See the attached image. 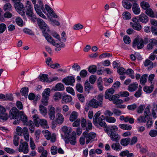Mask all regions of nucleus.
Listing matches in <instances>:
<instances>
[{"mask_svg":"<svg viewBox=\"0 0 157 157\" xmlns=\"http://www.w3.org/2000/svg\"><path fill=\"white\" fill-rule=\"evenodd\" d=\"M17 24L20 26H22L23 25V22L21 18L17 17L15 19Z\"/></svg>","mask_w":157,"mask_h":157,"instance_id":"nucleus-53","label":"nucleus"},{"mask_svg":"<svg viewBox=\"0 0 157 157\" xmlns=\"http://www.w3.org/2000/svg\"><path fill=\"white\" fill-rule=\"evenodd\" d=\"M88 105L92 107L97 108L100 107V105L98 103V101L95 99H93L90 101L88 103Z\"/></svg>","mask_w":157,"mask_h":157,"instance_id":"nucleus-19","label":"nucleus"},{"mask_svg":"<svg viewBox=\"0 0 157 157\" xmlns=\"http://www.w3.org/2000/svg\"><path fill=\"white\" fill-rule=\"evenodd\" d=\"M49 98L48 97H42L41 102L42 104L45 106L47 105L48 104V100Z\"/></svg>","mask_w":157,"mask_h":157,"instance_id":"nucleus-50","label":"nucleus"},{"mask_svg":"<svg viewBox=\"0 0 157 157\" xmlns=\"http://www.w3.org/2000/svg\"><path fill=\"white\" fill-rule=\"evenodd\" d=\"M20 117V119L24 125L28 124V119L27 116L23 111L19 112L18 110L15 107L13 108L10 111V117L11 119H15Z\"/></svg>","mask_w":157,"mask_h":157,"instance_id":"nucleus-2","label":"nucleus"},{"mask_svg":"<svg viewBox=\"0 0 157 157\" xmlns=\"http://www.w3.org/2000/svg\"><path fill=\"white\" fill-rule=\"evenodd\" d=\"M38 122L39 125H40L44 128H49V126L48 125V122L45 119H40L38 120Z\"/></svg>","mask_w":157,"mask_h":157,"instance_id":"nucleus-20","label":"nucleus"},{"mask_svg":"<svg viewBox=\"0 0 157 157\" xmlns=\"http://www.w3.org/2000/svg\"><path fill=\"white\" fill-rule=\"evenodd\" d=\"M51 93L50 89L48 88L45 89L42 94V97H49Z\"/></svg>","mask_w":157,"mask_h":157,"instance_id":"nucleus-37","label":"nucleus"},{"mask_svg":"<svg viewBox=\"0 0 157 157\" xmlns=\"http://www.w3.org/2000/svg\"><path fill=\"white\" fill-rule=\"evenodd\" d=\"M109 136L110 139L116 143L118 142L121 139V136L116 132H112L109 133Z\"/></svg>","mask_w":157,"mask_h":157,"instance_id":"nucleus-14","label":"nucleus"},{"mask_svg":"<svg viewBox=\"0 0 157 157\" xmlns=\"http://www.w3.org/2000/svg\"><path fill=\"white\" fill-rule=\"evenodd\" d=\"M29 128L30 131L31 133H33L35 130L34 124L33 121H29L28 123Z\"/></svg>","mask_w":157,"mask_h":157,"instance_id":"nucleus-36","label":"nucleus"},{"mask_svg":"<svg viewBox=\"0 0 157 157\" xmlns=\"http://www.w3.org/2000/svg\"><path fill=\"white\" fill-rule=\"evenodd\" d=\"M39 110L40 113L44 117L47 115V111L46 108L44 107L42 105H39Z\"/></svg>","mask_w":157,"mask_h":157,"instance_id":"nucleus-25","label":"nucleus"},{"mask_svg":"<svg viewBox=\"0 0 157 157\" xmlns=\"http://www.w3.org/2000/svg\"><path fill=\"white\" fill-rule=\"evenodd\" d=\"M103 97V94H100L98 95L97 98L95 97V98H97L98 103L100 105V107H101L102 106Z\"/></svg>","mask_w":157,"mask_h":157,"instance_id":"nucleus-35","label":"nucleus"},{"mask_svg":"<svg viewBox=\"0 0 157 157\" xmlns=\"http://www.w3.org/2000/svg\"><path fill=\"white\" fill-rule=\"evenodd\" d=\"M80 121L81 126L82 128L86 127L87 124V126L86 128V131H88L92 129V124L90 121H87L86 119L84 118H82Z\"/></svg>","mask_w":157,"mask_h":157,"instance_id":"nucleus-9","label":"nucleus"},{"mask_svg":"<svg viewBox=\"0 0 157 157\" xmlns=\"http://www.w3.org/2000/svg\"><path fill=\"white\" fill-rule=\"evenodd\" d=\"M5 108L3 106L0 105V119L3 121L7 120L8 117Z\"/></svg>","mask_w":157,"mask_h":157,"instance_id":"nucleus-12","label":"nucleus"},{"mask_svg":"<svg viewBox=\"0 0 157 157\" xmlns=\"http://www.w3.org/2000/svg\"><path fill=\"white\" fill-rule=\"evenodd\" d=\"M83 136L86 138V144H88L94 140L96 136V134L94 133H88L85 131L83 133Z\"/></svg>","mask_w":157,"mask_h":157,"instance_id":"nucleus-8","label":"nucleus"},{"mask_svg":"<svg viewBox=\"0 0 157 157\" xmlns=\"http://www.w3.org/2000/svg\"><path fill=\"white\" fill-rule=\"evenodd\" d=\"M83 26L82 24L78 23L75 25L73 27V29L75 30H79L82 29Z\"/></svg>","mask_w":157,"mask_h":157,"instance_id":"nucleus-52","label":"nucleus"},{"mask_svg":"<svg viewBox=\"0 0 157 157\" xmlns=\"http://www.w3.org/2000/svg\"><path fill=\"white\" fill-rule=\"evenodd\" d=\"M62 82L67 85H73V83L75 82V79L71 76L68 77L63 78L62 80Z\"/></svg>","mask_w":157,"mask_h":157,"instance_id":"nucleus-15","label":"nucleus"},{"mask_svg":"<svg viewBox=\"0 0 157 157\" xmlns=\"http://www.w3.org/2000/svg\"><path fill=\"white\" fill-rule=\"evenodd\" d=\"M33 117L34 119V123L36 126L38 127L39 126V124L38 123V121L37 120V119H39L38 115L36 114H34L33 116Z\"/></svg>","mask_w":157,"mask_h":157,"instance_id":"nucleus-59","label":"nucleus"},{"mask_svg":"<svg viewBox=\"0 0 157 157\" xmlns=\"http://www.w3.org/2000/svg\"><path fill=\"white\" fill-rule=\"evenodd\" d=\"M62 131L64 134L65 137H66L70 135V134L71 131V128L70 127H68L66 126H63L62 128ZM64 137H62L63 138Z\"/></svg>","mask_w":157,"mask_h":157,"instance_id":"nucleus-18","label":"nucleus"},{"mask_svg":"<svg viewBox=\"0 0 157 157\" xmlns=\"http://www.w3.org/2000/svg\"><path fill=\"white\" fill-rule=\"evenodd\" d=\"M33 10H27L26 14L28 17L33 22L35 21L36 19V15L33 12Z\"/></svg>","mask_w":157,"mask_h":157,"instance_id":"nucleus-17","label":"nucleus"},{"mask_svg":"<svg viewBox=\"0 0 157 157\" xmlns=\"http://www.w3.org/2000/svg\"><path fill=\"white\" fill-rule=\"evenodd\" d=\"M109 133H111L112 132H116L118 129L117 127L115 125L112 126L110 127H109Z\"/></svg>","mask_w":157,"mask_h":157,"instance_id":"nucleus-60","label":"nucleus"},{"mask_svg":"<svg viewBox=\"0 0 157 157\" xmlns=\"http://www.w3.org/2000/svg\"><path fill=\"white\" fill-rule=\"evenodd\" d=\"M66 91L69 93L71 94L73 96H75V94L73 89L70 86L67 87L66 88Z\"/></svg>","mask_w":157,"mask_h":157,"instance_id":"nucleus-54","label":"nucleus"},{"mask_svg":"<svg viewBox=\"0 0 157 157\" xmlns=\"http://www.w3.org/2000/svg\"><path fill=\"white\" fill-rule=\"evenodd\" d=\"M56 117V121L57 123L60 124H62L64 120L63 115L60 113H57Z\"/></svg>","mask_w":157,"mask_h":157,"instance_id":"nucleus-21","label":"nucleus"},{"mask_svg":"<svg viewBox=\"0 0 157 157\" xmlns=\"http://www.w3.org/2000/svg\"><path fill=\"white\" fill-rule=\"evenodd\" d=\"M144 65L145 67H148L149 70H151L153 67V63L149 59H146L144 62Z\"/></svg>","mask_w":157,"mask_h":157,"instance_id":"nucleus-29","label":"nucleus"},{"mask_svg":"<svg viewBox=\"0 0 157 157\" xmlns=\"http://www.w3.org/2000/svg\"><path fill=\"white\" fill-rule=\"evenodd\" d=\"M50 33V31L49 32H47L46 31L43 33L44 36L49 43L53 45H56L55 41L53 39V38L48 34Z\"/></svg>","mask_w":157,"mask_h":157,"instance_id":"nucleus-16","label":"nucleus"},{"mask_svg":"<svg viewBox=\"0 0 157 157\" xmlns=\"http://www.w3.org/2000/svg\"><path fill=\"white\" fill-rule=\"evenodd\" d=\"M96 70L97 67L95 65L90 66L88 68V71L89 72L91 73H94Z\"/></svg>","mask_w":157,"mask_h":157,"instance_id":"nucleus-47","label":"nucleus"},{"mask_svg":"<svg viewBox=\"0 0 157 157\" xmlns=\"http://www.w3.org/2000/svg\"><path fill=\"white\" fill-rule=\"evenodd\" d=\"M138 86V84L136 82L131 84L128 87V90L130 92L134 91L136 90Z\"/></svg>","mask_w":157,"mask_h":157,"instance_id":"nucleus-24","label":"nucleus"},{"mask_svg":"<svg viewBox=\"0 0 157 157\" xmlns=\"http://www.w3.org/2000/svg\"><path fill=\"white\" fill-rule=\"evenodd\" d=\"M140 5L143 9L146 10L150 7L149 4L145 2H141L140 3Z\"/></svg>","mask_w":157,"mask_h":157,"instance_id":"nucleus-46","label":"nucleus"},{"mask_svg":"<svg viewBox=\"0 0 157 157\" xmlns=\"http://www.w3.org/2000/svg\"><path fill=\"white\" fill-rule=\"evenodd\" d=\"M72 100V97L69 95H65L62 98V101L66 103L71 102Z\"/></svg>","mask_w":157,"mask_h":157,"instance_id":"nucleus-26","label":"nucleus"},{"mask_svg":"<svg viewBox=\"0 0 157 157\" xmlns=\"http://www.w3.org/2000/svg\"><path fill=\"white\" fill-rule=\"evenodd\" d=\"M57 148L55 146H52L51 147V151L52 155H54L56 154L57 152Z\"/></svg>","mask_w":157,"mask_h":157,"instance_id":"nucleus-61","label":"nucleus"},{"mask_svg":"<svg viewBox=\"0 0 157 157\" xmlns=\"http://www.w3.org/2000/svg\"><path fill=\"white\" fill-rule=\"evenodd\" d=\"M48 114L51 120H54L55 118L56 109L52 105H49L48 107Z\"/></svg>","mask_w":157,"mask_h":157,"instance_id":"nucleus-13","label":"nucleus"},{"mask_svg":"<svg viewBox=\"0 0 157 157\" xmlns=\"http://www.w3.org/2000/svg\"><path fill=\"white\" fill-rule=\"evenodd\" d=\"M31 1L34 5V8L36 13L40 17L44 19H47L46 17L43 13V12L48 17H50L49 14L53 17L58 18L59 16L48 5L45 4L44 6L42 0H38L37 4H36V0H31Z\"/></svg>","mask_w":157,"mask_h":157,"instance_id":"nucleus-1","label":"nucleus"},{"mask_svg":"<svg viewBox=\"0 0 157 157\" xmlns=\"http://www.w3.org/2000/svg\"><path fill=\"white\" fill-rule=\"evenodd\" d=\"M85 88L86 91L88 93H89L91 88H92V87L91 86L90 83L88 82H85Z\"/></svg>","mask_w":157,"mask_h":157,"instance_id":"nucleus-49","label":"nucleus"},{"mask_svg":"<svg viewBox=\"0 0 157 157\" xmlns=\"http://www.w3.org/2000/svg\"><path fill=\"white\" fill-rule=\"evenodd\" d=\"M132 10L133 13L136 15L139 14L140 12V10L138 4L134 3L132 7Z\"/></svg>","mask_w":157,"mask_h":157,"instance_id":"nucleus-22","label":"nucleus"},{"mask_svg":"<svg viewBox=\"0 0 157 157\" xmlns=\"http://www.w3.org/2000/svg\"><path fill=\"white\" fill-rule=\"evenodd\" d=\"M44 137L47 140H50L51 139V136L50 132L47 130H44L43 132Z\"/></svg>","mask_w":157,"mask_h":157,"instance_id":"nucleus-40","label":"nucleus"},{"mask_svg":"<svg viewBox=\"0 0 157 157\" xmlns=\"http://www.w3.org/2000/svg\"><path fill=\"white\" fill-rule=\"evenodd\" d=\"M120 98V95L118 94H115L112 95H109V100L113 102V103L115 105H118L123 104L124 101L121 99H118Z\"/></svg>","mask_w":157,"mask_h":157,"instance_id":"nucleus-6","label":"nucleus"},{"mask_svg":"<svg viewBox=\"0 0 157 157\" xmlns=\"http://www.w3.org/2000/svg\"><path fill=\"white\" fill-rule=\"evenodd\" d=\"M37 21L39 26L40 29L42 30L43 33L46 31L48 32H49V27L43 20L38 18L37 19Z\"/></svg>","mask_w":157,"mask_h":157,"instance_id":"nucleus-5","label":"nucleus"},{"mask_svg":"<svg viewBox=\"0 0 157 157\" xmlns=\"http://www.w3.org/2000/svg\"><path fill=\"white\" fill-rule=\"evenodd\" d=\"M21 92L22 94L23 95L25 98H27L28 93V88L27 87L22 88L21 90Z\"/></svg>","mask_w":157,"mask_h":157,"instance_id":"nucleus-43","label":"nucleus"},{"mask_svg":"<svg viewBox=\"0 0 157 157\" xmlns=\"http://www.w3.org/2000/svg\"><path fill=\"white\" fill-rule=\"evenodd\" d=\"M146 117L147 116L145 115L141 116L138 118L137 121L139 123L145 122L146 121Z\"/></svg>","mask_w":157,"mask_h":157,"instance_id":"nucleus-63","label":"nucleus"},{"mask_svg":"<svg viewBox=\"0 0 157 157\" xmlns=\"http://www.w3.org/2000/svg\"><path fill=\"white\" fill-rule=\"evenodd\" d=\"M50 21L53 25L59 26L60 25V23L59 22L56 20L53 19L52 18H50Z\"/></svg>","mask_w":157,"mask_h":157,"instance_id":"nucleus-58","label":"nucleus"},{"mask_svg":"<svg viewBox=\"0 0 157 157\" xmlns=\"http://www.w3.org/2000/svg\"><path fill=\"white\" fill-rule=\"evenodd\" d=\"M63 139L67 144L70 143L71 144L74 145L76 142V136L74 135H70L66 137H63Z\"/></svg>","mask_w":157,"mask_h":157,"instance_id":"nucleus-11","label":"nucleus"},{"mask_svg":"<svg viewBox=\"0 0 157 157\" xmlns=\"http://www.w3.org/2000/svg\"><path fill=\"white\" fill-rule=\"evenodd\" d=\"M147 75L145 74L143 75L140 79V83L141 84L144 85L146 82Z\"/></svg>","mask_w":157,"mask_h":157,"instance_id":"nucleus-42","label":"nucleus"},{"mask_svg":"<svg viewBox=\"0 0 157 157\" xmlns=\"http://www.w3.org/2000/svg\"><path fill=\"white\" fill-rule=\"evenodd\" d=\"M78 117V113L75 111H73L70 115L69 120L71 121H74Z\"/></svg>","mask_w":157,"mask_h":157,"instance_id":"nucleus-30","label":"nucleus"},{"mask_svg":"<svg viewBox=\"0 0 157 157\" xmlns=\"http://www.w3.org/2000/svg\"><path fill=\"white\" fill-rule=\"evenodd\" d=\"M122 3L123 7L126 9H129L132 7V4L128 2L123 1Z\"/></svg>","mask_w":157,"mask_h":157,"instance_id":"nucleus-41","label":"nucleus"},{"mask_svg":"<svg viewBox=\"0 0 157 157\" xmlns=\"http://www.w3.org/2000/svg\"><path fill=\"white\" fill-rule=\"evenodd\" d=\"M23 135H24V137L25 140L27 142L29 141V135L28 128L26 127H24V133L23 134Z\"/></svg>","mask_w":157,"mask_h":157,"instance_id":"nucleus-31","label":"nucleus"},{"mask_svg":"<svg viewBox=\"0 0 157 157\" xmlns=\"http://www.w3.org/2000/svg\"><path fill=\"white\" fill-rule=\"evenodd\" d=\"M123 18L125 20L129 19L131 18V16L130 13L128 12H125L123 14Z\"/></svg>","mask_w":157,"mask_h":157,"instance_id":"nucleus-55","label":"nucleus"},{"mask_svg":"<svg viewBox=\"0 0 157 157\" xmlns=\"http://www.w3.org/2000/svg\"><path fill=\"white\" fill-rule=\"evenodd\" d=\"M12 6L10 3L6 4L3 7V10L5 11H10L12 10Z\"/></svg>","mask_w":157,"mask_h":157,"instance_id":"nucleus-48","label":"nucleus"},{"mask_svg":"<svg viewBox=\"0 0 157 157\" xmlns=\"http://www.w3.org/2000/svg\"><path fill=\"white\" fill-rule=\"evenodd\" d=\"M64 89V85L61 83H58L53 88V90L55 91H63Z\"/></svg>","mask_w":157,"mask_h":157,"instance_id":"nucleus-27","label":"nucleus"},{"mask_svg":"<svg viewBox=\"0 0 157 157\" xmlns=\"http://www.w3.org/2000/svg\"><path fill=\"white\" fill-rule=\"evenodd\" d=\"M16 131L17 135L22 136L24 133V127L22 129L19 126H17L16 128Z\"/></svg>","mask_w":157,"mask_h":157,"instance_id":"nucleus-39","label":"nucleus"},{"mask_svg":"<svg viewBox=\"0 0 157 157\" xmlns=\"http://www.w3.org/2000/svg\"><path fill=\"white\" fill-rule=\"evenodd\" d=\"M144 45V40L141 39L140 40L135 38L133 41V47L134 48L137 46V48L139 49L142 48Z\"/></svg>","mask_w":157,"mask_h":157,"instance_id":"nucleus-10","label":"nucleus"},{"mask_svg":"<svg viewBox=\"0 0 157 157\" xmlns=\"http://www.w3.org/2000/svg\"><path fill=\"white\" fill-rule=\"evenodd\" d=\"M129 94L128 91H121L119 93L120 97H127L129 96Z\"/></svg>","mask_w":157,"mask_h":157,"instance_id":"nucleus-62","label":"nucleus"},{"mask_svg":"<svg viewBox=\"0 0 157 157\" xmlns=\"http://www.w3.org/2000/svg\"><path fill=\"white\" fill-rule=\"evenodd\" d=\"M62 98V94L60 92L55 93L53 97V99L55 101L60 100Z\"/></svg>","mask_w":157,"mask_h":157,"instance_id":"nucleus-44","label":"nucleus"},{"mask_svg":"<svg viewBox=\"0 0 157 157\" xmlns=\"http://www.w3.org/2000/svg\"><path fill=\"white\" fill-rule=\"evenodd\" d=\"M39 78L41 81L44 82H49L48 75L46 74H43L40 75L39 76Z\"/></svg>","mask_w":157,"mask_h":157,"instance_id":"nucleus-33","label":"nucleus"},{"mask_svg":"<svg viewBox=\"0 0 157 157\" xmlns=\"http://www.w3.org/2000/svg\"><path fill=\"white\" fill-rule=\"evenodd\" d=\"M20 152H22L24 154H27L29 151L28 143L26 141L20 143L18 148Z\"/></svg>","mask_w":157,"mask_h":157,"instance_id":"nucleus-4","label":"nucleus"},{"mask_svg":"<svg viewBox=\"0 0 157 157\" xmlns=\"http://www.w3.org/2000/svg\"><path fill=\"white\" fill-rule=\"evenodd\" d=\"M14 6L16 10L21 15L23 16H25V10L22 3L20 2L16 3Z\"/></svg>","mask_w":157,"mask_h":157,"instance_id":"nucleus-7","label":"nucleus"},{"mask_svg":"<svg viewBox=\"0 0 157 157\" xmlns=\"http://www.w3.org/2000/svg\"><path fill=\"white\" fill-rule=\"evenodd\" d=\"M131 25L134 29L138 31L140 30L142 28V27L139 22L134 24L132 23V25Z\"/></svg>","mask_w":157,"mask_h":157,"instance_id":"nucleus-38","label":"nucleus"},{"mask_svg":"<svg viewBox=\"0 0 157 157\" xmlns=\"http://www.w3.org/2000/svg\"><path fill=\"white\" fill-rule=\"evenodd\" d=\"M149 43L147 46L146 49L148 51H150L153 48L154 45L153 43L151 42V39L149 40Z\"/></svg>","mask_w":157,"mask_h":157,"instance_id":"nucleus-57","label":"nucleus"},{"mask_svg":"<svg viewBox=\"0 0 157 157\" xmlns=\"http://www.w3.org/2000/svg\"><path fill=\"white\" fill-rule=\"evenodd\" d=\"M119 126L121 129L128 131L131 130L132 128L130 125L127 124H119Z\"/></svg>","mask_w":157,"mask_h":157,"instance_id":"nucleus-32","label":"nucleus"},{"mask_svg":"<svg viewBox=\"0 0 157 157\" xmlns=\"http://www.w3.org/2000/svg\"><path fill=\"white\" fill-rule=\"evenodd\" d=\"M29 145L30 148L32 150H34L36 148V145L34 143L32 137L30 138Z\"/></svg>","mask_w":157,"mask_h":157,"instance_id":"nucleus-51","label":"nucleus"},{"mask_svg":"<svg viewBox=\"0 0 157 157\" xmlns=\"http://www.w3.org/2000/svg\"><path fill=\"white\" fill-rule=\"evenodd\" d=\"M101 114L100 112L99 111L97 112L94 115L93 119V123L94 124L97 126L99 124L100 126L104 127H106L107 124L105 122V119L107 121H108V117L106 113H105V116L101 115L98 120V118Z\"/></svg>","mask_w":157,"mask_h":157,"instance_id":"nucleus-3","label":"nucleus"},{"mask_svg":"<svg viewBox=\"0 0 157 157\" xmlns=\"http://www.w3.org/2000/svg\"><path fill=\"white\" fill-rule=\"evenodd\" d=\"M111 147L116 151H120L122 149V147L119 143H113L111 145Z\"/></svg>","mask_w":157,"mask_h":157,"instance_id":"nucleus-34","label":"nucleus"},{"mask_svg":"<svg viewBox=\"0 0 157 157\" xmlns=\"http://www.w3.org/2000/svg\"><path fill=\"white\" fill-rule=\"evenodd\" d=\"M130 141L131 139L130 138L127 137L123 138L121 140L120 143L122 146H126L129 144H130Z\"/></svg>","mask_w":157,"mask_h":157,"instance_id":"nucleus-28","label":"nucleus"},{"mask_svg":"<svg viewBox=\"0 0 157 157\" xmlns=\"http://www.w3.org/2000/svg\"><path fill=\"white\" fill-rule=\"evenodd\" d=\"M76 89L78 92L82 93L83 91V88L82 86L79 83H77L76 85Z\"/></svg>","mask_w":157,"mask_h":157,"instance_id":"nucleus-64","label":"nucleus"},{"mask_svg":"<svg viewBox=\"0 0 157 157\" xmlns=\"http://www.w3.org/2000/svg\"><path fill=\"white\" fill-rule=\"evenodd\" d=\"M146 13L147 15L152 17H155V14L154 13L151 9L148 8L146 10Z\"/></svg>","mask_w":157,"mask_h":157,"instance_id":"nucleus-45","label":"nucleus"},{"mask_svg":"<svg viewBox=\"0 0 157 157\" xmlns=\"http://www.w3.org/2000/svg\"><path fill=\"white\" fill-rule=\"evenodd\" d=\"M19 137L17 135H15L14 136L13 140V144L16 146H17L19 144Z\"/></svg>","mask_w":157,"mask_h":157,"instance_id":"nucleus-56","label":"nucleus"},{"mask_svg":"<svg viewBox=\"0 0 157 157\" xmlns=\"http://www.w3.org/2000/svg\"><path fill=\"white\" fill-rule=\"evenodd\" d=\"M138 20L142 22L146 23L148 21V18L145 14L142 13L138 16Z\"/></svg>","mask_w":157,"mask_h":157,"instance_id":"nucleus-23","label":"nucleus"}]
</instances>
